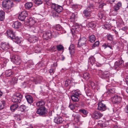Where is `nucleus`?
Masks as SVG:
<instances>
[{"mask_svg": "<svg viewBox=\"0 0 128 128\" xmlns=\"http://www.w3.org/2000/svg\"><path fill=\"white\" fill-rule=\"evenodd\" d=\"M11 60L17 65L19 64L21 62L20 58L18 56L16 55H14L12 56Z\"/></svg>", "mask_w": 128, "mask_h": 128, "instance_id": "obj_6", "label": "nucleus"}, {"mask_svg": "<svg viewBox=\"0 0 128 128\" xmlns=\"http://www.w3.org/2000/svg\"><path fill=\"white\" fill-rule=\"evenodd\" d=\"M26 98L29 104H31L33 102L32 97L30 95H27L26 96Z\"/></svg>", "mask_w": 128, "mask_h": 128, "instance_id": "obj_22", "label": "nucleus"}, {"mask_svg": "<svg viewBox=\"0 0 128 128\" xmlns=\"http://www.w3.org/2000/svg\"><path fill=\"white\" fill-rule=\"evenodd\" d=\"M12 39L14 40L18 44H20L21 42V39L18 38V37H15V38H13Z\"/></svg>", "mask_w": 128, "mask_h": 128, "instance_id": "obj_35", "label": "nucleus"}, {"mask_svg": "<svg viewBox=\"0 0 128 128\" xmlns=\"http://www.w3.org/2000/svg\"><path fill=\"white\" fill-rule=\"evenodd\" d=\"M14 96L16 97H17V98H22V95L21 94L19 93H17Z\"/></svg>", "mask_w": 128, "mask_h": 128, "instance_id": "obj_49", "label": "nucleus"}, {"mask_svg": "<svg viewBox=\"0 0 128 128\" xmlns=\"http://www.w3.org/2000/svg\"><path fill=\"white\" fill-rule=\"evenodd\" d=\"M80 115L78 114L76 115L74 117L75 119H76V122H78L80 121Z\"/></svg>", "mask_w": 128, "mask_h": 128, "instance_id": "obj_48", "label": "nucleus"}, {"mask_svg": "<svg viewBox=\"0 0 128 128\" xmlns=\"http://www.w3.org/2000/svg\"><path fill=\"white\" fill-rule=\"evenodd\" d=\"M72 29L73 30H74V31L75 30H76V29H77V28H78V26H72Z\"/></svg>", "mask_w": 128, "mask_h": 128, "instance_id": "obj_63", "label": "nucleus"}, {"mask_svg": "<svg viewBox=\"0 0 128 128\" xmlns=\"http://www.w3.org/2000/svg\"><path fill=\"white\" fill-rule=\"evenodd\" d=\"M71 6L72 8H75V9L78 8V4H72Z\"/></svg>", "mask_w": 128, "mask_h": 128, "instance_id": "obj_58", "label": "nucleus"}, {"mask_svg": "<svg viewBox=\"0 0 128 128\" xmlns=\"http://www.w3.org/2000/svg\"><path fill=\"white\" fill-rule=\"evenodd\" d=\"M36 104L37 106H40L44 105V103L43 101L41 100L37 102Z\"/></svg>", "mask_w": 128, "mask_h": 128, "instance_id": "obj_37", "label": "nucleus"}, {"mask_svg": "<svg viewBox=\"0 0 128 128\" xmlns=\"http://www.w3.org/2000/svg\"><path fill=\"white\" fill-rule=\"evenodd\" d=\"M105 5V4L103 3L102 2H101L99 4V8H102L103 6Z\"/></svg>", "mask_w": 128, "mask_h": 128, "instance_id": "obj_50", "label": "nucleus"}, {"mask_svg": "<svg viewBox=\"0 0 128 128\" xmlns=\"http://www.w3.org/2000/svg\"><path fill=\"white\" fill-rule=\"evenodd\" d=\"M99 74L100 77L103 79H106L107 82H110V79L111 78L109 72H104L101 70H99Z\"/></svg>", "mask_w": 128, "mask_h": 128, "instance_id": "obj_2", "label": "nucleus"}, {"mask_svg": "<svg viewBox=\"0 0 128 128\" xmlns=\"http://www.w3.org/2000/svg\"><path fill=\"white\" fill-rule=\"evenodd\" d=\"M7 34L8 36L10 37L11 39L15 38V36L14 33L11 30H8L7 31Z\"/></svg>", "mask_w": 128, "mask_h": 128, "instance_id": "obj_18", "label": "nucleus"}, {"mask_svg": "<svg viewBox=\"0 0 128 128\" xmlns=\"http://www.w3.org/2000/svg\"><path fill=\"white\" fill-rule=\"evenodd\" d=\"M92 11V10H90L88 9V8H86L84 10L83 14L85 17H89L90 16V14Z\"/></svg>", "mask_w": 128, "mask_h": 128, "instance_id": "obj_13", "label": "nucleus"}, {"mask_svg": "<svg viewBox=\"0 0 128 128\" xmlns=\"http://www.w3.org/2000/svg\"><path fill=\"white\" fill-rule=\"evenodd\" d=\"M107 47L110 48V49L112 50L113 49V47L109 43L106 42V48Z\"/></svg>", "mask_w": 128, "mask_h": 128, "instance_id": "obj_52", "label": "nucleus"}, {"mask_svg": "<svg viewBox=\"0 0 128 128\" xmlns=\"http://www.w3.org/2000/svg\"><path fill=\"white\" fill-rule=\"evenodd\" d=\"M91 19V18H87L86 20L87 21L86 26L89 28L93 29L96 26V22L92 21Z\"/></svg>", "mask_w": 128, "mask_h": 128, "instance_id": "obj_4", "label": "nucleus"}, {"mask_svg": "<svg viewBox=\"0 0 128 128\" xmlns=\"http://www.w3.org/2000/svg\"><path fill=\"white\" fill-rule=\"evenodd\" d=\"M71 14V16L74 19L75 16V14L74 13H72Z\"/></svg>", "mask_w": 128, "mask_h": 128, "instance_id": "obj_64", "label": "nucleus"}, {"mask_svg": "<svg viewBox=\"0 0 128 128\" xmlns=\"http://www.w3.org/2000/svg\"><path fill=\"white\" fill-rule=\"evenodd\" d=\"M114 88H110L109 89L108 88L107 91L105 93V94H106L108 96H110L114 92Z\"/></svg>", "mask_w": 128, "mask_h": 128, "instance_id": "obj_20", "label": "nucleus"}, {"mask_svg": "<svg viewBox=\"0 0 128 128\" xmlns=\"http://www.w3.org/2000/svg\"><path fill=\"white\" fill-rule=\"evenodd\" d=\"M95 61L96 60L94 57L93 56H91L88 59V63L89 64H91L92 66L94 63Z\"/></svg>", "mask_w": 128, "mask_h": 128, "instance_id": "obj_19", "label": "nucleus"}, {"mask_svg": "<svg viewBox=\"0 0 128 128\" xmlns=\"http://www.w3.org/2000/svg\"><path fill=\"white\" fill-rule=\"evenodd\" d=\"M108 40L110 41H112L113 40V36L110 34H108L107 35Z\"/></svg>", "mask_w": 128, "mask_h": 128, "instance_id": "obj_34", "label": "nucleus"}, {"mask_svg": "<svg viewBox=\"0 0 128 128\" xmlns=\"http://www.w3.org/2000/svg\"><path fill=\"white\" fill-rule=\"evenodd\" d=\"M103 101L98 102V109L99 110L103 111L106 110V105L103 103Z\"/></svg>", "mask_w": 128, "mask_h": 128, "instance_id": "obj_7", "label": "nucleus"}, {"mask_svg": "<svg viewBox=\"0 0 128 128\" xmlns=\"http://www.w3.org/2000/svg\"><path fill=\"white\" fill-rule=\"evenodd\" d=\"M12 73L11 72H6V76H10Z\"/></svg>", "mask_w": 128, "mask_h": 128, "instance_id": "obj_55", "label": "nucleus"}, {"mask_svg": "<svg viewBox=\"0 0 128 128\" xmlns=\"http://www.w3.org/2000/svg\"><path fill=\"white\" fill-rule=\"evenodd\" d=\"M103 116V114L99 112H95L93 113L92 117L95 119L100 118Z\"/></svg>", "mask_w": 128, "mask_h": 128, "instance_id": "obj_12", "label": "nucleus"}, {"mask_svg": "<svg viewBox=\"0 0 128 128\" xmlns=\"http://www.w3.org/2000/svg\"><path fill=\"white\" fill-rule=\"evenodd\" d=\"M62 118L58 116V117L56 118V124H60L62 123Z\"/></svg>", "mask_w": 128, "mask_h": 128, "instance_id": "obj_33", "label": "nucleus"}, {"mask_svg": "<svg viewBox=\"0 0 128 128\" xmlns=\"http://www.w3.org/2000/svg\"><path fill=\"white\" fill-rule=\"evenodd\" d=\"M33 42H36L37 41L38 38L36 36L34 37L33 38Z\"/></svg>", "mask_w": 128, "mask_h": 128, "instance_id": "obj_62", "label": "nucleus"}, {"mask_svg": "<svg viewBox=\"0 0 128 128\" xmlns=\"http://www.w3.org/2000/svg\"><path fill=\"white\" fill-rule=\"evenodd\" d=\"M9 45L8 44H3L2 45V47L3 49H7V48H8Z\"/></svg>", "mask_w": 128, "mask_h": 128, "instance_id": "obj_44", "label": "nucleus"}, {"mask_svg": "<svg viewBox=\"0 0 128 128\" xmlns=\"http://www.w3.org/2000/svg\"><path fill=\"white\" fill-rule=\"evenodd\" d=\"M85 90L87 96H90L91 95V91L90 88H85Z\"/></svg>", "mask_w": 128, "mask_h": 128, "instance_id": "obj_36", "label": "nucleus"}, {"mask_svg": "<svg viewBox=\"0 0 128 128\" xmlns=\"http://www.w3.org/2000/svg\"><path fill=\"white\" fill-rule=\"evenodd\" d=\"M32 6V4L31 2H28L25 4V7L26 8L28 9L31 8Z\"/></svg>", "mask_w": 128, "mask_h": 128, "instance_id": "obj_30", "label": "nucleus"}, {"mask_svg": "<svg viewBox=\"0 0 128 128\" xmlns=\"http://www.w3.org/2000/svg\"><path fill=\"white\" fill-rule=\"evenodd\" d=\"M17 79L16 78H12V82L14 83H17Z\"/></svg>", "mask_w": 128, "mask_h": 128, "instance_id": "obj_59", "label": "nucleus"}, {"mask_svg": "<svg viewBox=\"0 0 128 128\" xmlns=\"http://www.w3.org/2000/svg\"><path fill=\"white\" fill-rule=\"evenodd\" d=\"M13 4V2L12 0H5L2 2V6L4 9L7 10L10 9Z\"/></svg>", "mask_w": 128, "mask_h": 128, "instance_id": "obj_1", "label": "nucleus"}, {"mask_svg": "<svg viewBox=\"0 0 128 128\" xmlns=\"http://www.w3.org/2000/svg\"><path fill=\"white\" fill-rule=\"evenodd\" d=\"M5 102L4 101H3L1 102L0 104V109L2 110L3 109L4 107V104Z\"/></svg>", "mask_w": 128, "mask_h": 128, "instance_id": "obj_47", "label": "nucleus"}, {"mask_svg": "<svg viewBox=\"0 0 128 128\" xmlns=\"http://www.w3.org/2000/svg\"><path fill=\"white\" fill-rule=\"evenodd\" d=\"M100 45V42L99 41H97L95 42L92 45V48H94L95 47H98Z\"/></svg>", "mask_w": 128, "mask_h": 128, "instance_id": "obj_32", "label": "nucleus"}, {"mask_svg": "<svg viewBox=\"0 0 128 128\" xmlns=\"http://www.w3.org/2000/svg\"><path fill=\"white\" fill-rule=\"evenodd\" d=\"M4 18V13L3 11H0V20L3 21Z\"/></svg>", "mask_w": 128, "mask_h": 128, "instance_id": "obj_28", "label": "nucleus"}, {"mask_svg": "<svg viewBox=\"0 0 128 128\" xmlns=\"http://www.w3.org/2000/svg\"><path fill=\"white\" fill-rule=\"evenodd\" d=\"M79 112L80 113H82L85 115L88 114L87 111L84 109H80L79 110Z\"/></svg>", "mask_w": 128, "mask_h": 128, "instance_id": "obj_40", "label": "nucleus"}, {"mask_svg": "<svg viewBox=\"0 0 128 128\" xmlns=\"http://www.w3.org/2000/svg\"><path fill=\"white\" fill-rule=\"evenodd\" d=\"M81 94L80 90H77L74 91V93L70 96V98L73 102H78L80 99L79 96Z\"/></svg>", "mask_w": 128, "mask_h": 128, "instance_id": "obj_3", "label": "nucleus"}, {"mask_svg": "<svg viewBox=\"0 0 128 128\" xmlns=\"http://www.w3.org/2000/svg\"><path fill=\"white\" fill-rule=\"evenodd\" d=\"M68 107L71 110H73L75 108V106L72 103H70Z\"/></svg>", "mask_w": 128, "mask_h": 128, "instance_id": "obj_41", "label": "nucleus"}, {"mask_svg": "<svg viewBox=\"0 0 128 128\" xmlns=\"http://www.w3.org/2000/svg\"><path fill=\"white\" fill-rule=\"evenodd\" d=\"M26 107L24 105H21L20 107V110L22 112L24 111Z\"/></svg>", "mask_w": 128, "mask_h": 128, "instance_id": "obj_45", "label": "nucleus"}, {"mask_svg": "<svg viewBox=\"0 0 128 128\" xmlns=\"http://www.w3.org/2000/svg\"><path fill=\"white\" fill-rule=\"evenodd\" d=\"M18 106L17 104H13L10 106L11 110L12 111H14L18 108Z\"/></svg>", "mask_w": 128, "mask_h": 128, "instance_id": "obj_31", "label": "nucleus"}, {"mask_svg": "<svg viewBox=\"0 0 128 128\" xmlns=\"http://www.w3.org/2000/svg\"><path fill=\"white\" fill-rule=\"evenodd\" d=\"M20 23L18 22H15L12 24V26L13 28H17L20 27Z\"/></svg>", "mask_w": 128, "mask_h": 128, "instance_id": "obj_24", "label": "nucleus"}, {"mask_svg": "<svg viewBox=\"0 0 128 128\" xmlns=\"http://www.w3.org/2000/svg\"><path fill=\"white\" fill-rule=\"evenodd\" d=\"M94 7V5L92 4H90L88 6V7L86 8H88V9L90 10H92V11Z\"/></svg>", "mask_w": 128, "mask_h": 128, "instance_id": "obj_46", "label": "nucleus"}, {"mask_svg": "<svg viewBox=\"0 0 128 128\" xmlns=\"http://www.w3.org/2000/svg\"><path fill=\"white\" fill-rule=\"evenodd\" d=\"M121 101L122 98L119 96H115L112 98V102L113 103L115 104H119L120 102Z\"/></svg>", "mask_w": 128, "mask_h": 128, "instance_id": "obj_8", "label": "nucleus"}, {"mask_svg": "<svg viewBox=\"0 0 128 128\" xmlns=\"http://www.w3.org/2000/svg\"><path fill=\"white\" fill-rule=\"evenodd\" d=\"M125 111L126 113H128V105L126 106L125 108Z\"/></svg>", "mask_w": 128, "mask_h": 128, "instance_id": "obj_60", "label": "nucleus"}, {"mask_svg": "<svg viewBox=\"0 0 128 128\" xmlns=\"http://www.w3.org/2000/svg\"><path fill=\"white\" fill-rule=\"evenodd\" d=\"M96 39V36L92 34L89 36V41L92 42H94Z\"/></svg>", "mask_w": 128, "mask_h": 128, "instance_id": "obj_25", "label": "nucleus"}, {"mask_svg": "<svg viewBox=\"0 0 128 128\" xmlns=\"http://www.w3.org/2000/svg\"><path fill=\"white\" fill-rule=\"evenodd\" d=\"M124 64V62L123 60H119L118 61H116L114 63V68L115 69H116L117 68H120Z\"/></svg>", "mask_w": 128, "mask_h": 128, "instance_id": "obj_9", "label": "nucleus"}, {"mask_svg": "<svg viewBox=\"0 0 128 128\" xmlns=\"http://www.w3.org/2000/svg\"><path fill=\"white\" fill-rule=\"evenodd\" d=\"M14 96L12 99V100L13 102H20L18 99L16 98Z\"/></svg>", "mask_w": 128, "mask_h": 128, "instance_id": "obj_53", "label": "nucleus"}, {"mask_svg": "<svg viewBox=\"0 0 128 128\" xmlns=\"http://www.w3.org/2000/svg\"><path fill=\"white\" fill-rule=\"evenodd\" d=\"M28 14L26 11H24L22 12L18 16V18L22 21L24 20L25 18L28 16Z\"/></svg>", "mask_w": 128, "mask_h": 128, "instance_id": "obj_10", "label": "nucleus"}, {"mask_svg": "<svg viewBox=\"0 0 128 128\" xmlns=\"http://www.w3.org/2000/svg\"><path fill=\"white\" fill-rule=\"evenodd\" d=\"M71 81L69 80H67L65 81L64 84L65 86L66 87L67 86L70 84Z\"/></svg>", "mask_w": 128, "mask_h": 128, "instance_id": "obj_43", "label": "nucleus"}, {"mask_svg": "<svg viewBox=\"0 0 128 128\" xmlns=\"http://www.w3.org/2000/svg\"><path fill=\"white\" fill-rule=\"evenodd\" d=\"M98 16L99 18L101 19H103L104 20L105 19V16L103 12H99L98 14Z\"/></svg>", "mask_w": 128, "mask_h": 128, "instance_id": "obj_23", "label": "nucleus"}, {"mask_svg": "<svg viewBox=\"0 0 128 128\" xmlns=\"http://www.w3.org/2000/svg\"><path fill=\"white\" fill-rule=\"evenodd\" d=\"M122 6V3L120 2H118L116 5L114 6L113 7V12H118V10L120 9V8Z\"/></svg>", "mask_w": 128, "mask_h": 128, "instance_id": "obj_16", "label": "nucleus"}, {"mask_svg": "<svg viewBox=\"0 0 128 128\" xmlns=\"http://www.w3.org/2000/svg\"><path fill=\"white\" fill-rule=\"evenodd\" d=\"M69 52L70 54H72L75 52L74 45L73 44H71L69 48Z\"/></svg>", "mask_w": 128, "mask_h": 128, "instance_id": "obj_21", "label": "nucleus"}, {"mask_svg": "<svg viewBox=\"0 0 128 128\" xmlns=\"http://www.w3.org/2000/svg\"><path fill=\"white\" fill-rule=\"evenodd\" d=\"M87 43L86 38L85 37L80 38L78 40V44L77 47L80 48V47L86 46Z\"/></svg>", "mask_w": 128, "mask_h": 128, "instance_id": "obj_5", "label": "nucleus"}, {"mask_svg": "<svg viewBox=\"0 0 128 128\" xmlns=\"http://www.w3.org/2000/svg\"><path fill=\"white\" fill-rule=\"evenodd\" d=\"M36 112L40 115H43L46 112V109L44 107H41Z\"/></svg>", "mask_w": 128, "mask_h": 128, "instance_id": "obj_15", "label": "nucleus"}, {"mask_svg": "<svg viewBox=\"0 0 128 128\" xmlns=\"http://www.w3.org/2000/svg\"><path fill=\"white\" fill-rule=\"evenodd\" d=\"M64 31L61 26L59 24L56 25V35L62 34Z\"/></svg>", "mask_w": 128, "mask_h": 128, "instance_id": "obj_14", "label": "nucleus"}, {"mask_svg": "<svg viewBox=\"0 0 128 128\" xmlns=\"http://www.w3.org/2000/svg\"><path fill=\"white\" fill-rule=\"evenodd\" d=\"M56 49L58 51H63L64 50V46L61 44H59L56 46Z\"/></svg>", "mask_w": 128, "mask_h": 128, "instance_id": "obj_27", "label": "nucleus"}, {"mask_svg": "<svg viewBox=\"0 0 128 128\" xmlns=\"http://www.w3.org/2000/svg\"><path fill=\"white\" fill-rule=\"evenodd\" d=\"M56 4H52V8L53 10H54V12H56Z\"/></svg>", "mask_w": 128, "mask_h": 128, "instance_id": "obj_54", "label": "nucleus"}, {"mask_svg": "<svg viewBox=\"0 0 128 128\" xmlns=\"http://www.w3.org/2000/svg\"><path fill=\"white\" fill-rule=\"evenodd\" d=\"M102 46L104 48V49H106V43L103 44Z\"/></svg>", "mask_w": 128, "mask_h": 128, "instance_id": "obj_61", "label": "nucleus"}, {"mask_svg": "<svg viewBox=\"0 0 128 128\" xmlns=\"http://www.w3.org/2000/svg\"><path fill=\"white\" fill-rule=\"evenodd\" d=\"M51 36V34L50 31H47L43 34V37L44 39L48 40L50 38Z\"/></svg>", "mask_w": 128, "mask_h": 128, "instance_id": "obj_17", "label": "nucleus"}, {"mask_svg": "<svg viewBox=\"0 0 128 128\" xmlns=\"http://www.w3.org/2000/svg\"><path fill=\"white\" fill-rule=\"evenodd\" d=\"M72 2V0H65L64 2V4L68 6L71 5Z\"/></svg>", "mask_w": 128, "mask_h": 128, "instance_id": "obj_38", "label": "nucleus"}, {"mask_svg": "<svg viewBox=\"0 0 128 128\" xmlns=\"http://www.w3.org/2000/svg\"><path fill=\"white\" fill-rule=\"evenodd\" d=\"M57 8H56V13L58 12V13H60L62 10V7L61 6L57 5Z\"/></svg>", "mask_w": 128, "mask_h": 128, "instance_id": "obj_29", "label": "nucleus"}, {"mask_svg": "<svg viewBox=\"0 0 128 128\" xmlns=\"http://www.w3.org/2000/svg\"><path fill=\"white\" fill-rule=\"evenodd\" d=\"M83 77L84 79L86 80L90 78V75L88 72L84 73L83 74Z\"/></svg>", "mask_w": 128, "mask_h": 128, "instance_id": "obj_26", "label": "nucleus"}, {"mask_svg": "<svg viewBox=\"0 0 128 128\" xmlns=\"http://www.w3.org/2000/svg\"><path fill=\"white\" fill-rule=\"evenodd\" d=\"M41 50L40 48L38 47H36L35 48V50L36 52H39Z\"/></svg>", "mask_w": 128, "mask_h": 128, "instance_id": "obj_51", "label": "nucleus"}, {"mask_svg": "<svg viewBox=\"0 0 128 128\" xmlns=\"http://www.w3.org/2000/svg\"><path fill=\"white\" fill-rule=\"evenodd\" d=\"M34 2L37 4H41L42 2L41 0H32Z\"/></svg>", "mask_w": 128, "mask_h": 128, "instance_id": "obj_42", "label": "nucleus"}, {"mask_svg": "<svg viewBox=\"0 0 128 128\" xmlns=\"http://www.w3.org/2000/svg\"><path fill=\"white\" fill-rule=\"evenodd\" d=\"M36 22V21L33 18H30L26 20L25 22V24L28 26H32L34 25Z\"/></svg>", "mask_w": 128, "mask_h": 128, "instance_id": "obj_11", "label": "nucleus"}, {"mask_svg": "<svg viewBox=\"0 0 128 128\" xmlns=\"http://www.w3.org/2000/svg\"><path fill=\"white\" fill-rule=\"evenodd\" d=\"M95 85V84L93 82H91L90 83V86L92 88H95V87H94Z\"/></svg>", "mask_w": 128, "mask_h": 128, "instance_id": "obj_57", "label": "nucleus"}, {"mask_svg": "<svg viewBox=\"0 0 128 128\" xmlns=\"http://www.w3.org/2000/svg\"><path fill=\"white\" fill-rule=\"evenodd\" d=\"M109 125V122L108 121L106 122L103 123L102 124H101L100 126L102 127H105Z\"/></svg>", "mask_w": 128, "mask_h": 128, "instance_id": "obj_39", "label": "nucleus"}, {"mask_svg": "<svg viewBox=\"0 0 128 128\" xmlns=\"http://www.w3.org/2000/svg\"><path fill=\"white\" fill-rule=\"evenodd\" d=\"M116 0H106V2L110 4H112Z\"/></svg>", "mask_w": 128, "mask_h": 128, "instance_id": "obj_56", "label": "nucleus"}]
</instances>
